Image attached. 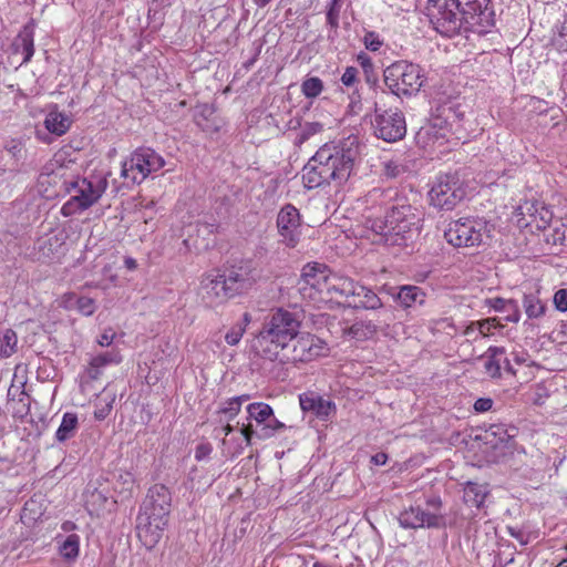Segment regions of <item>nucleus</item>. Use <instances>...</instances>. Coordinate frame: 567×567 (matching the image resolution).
<instances>
[{
  "instance_id": "64",
  "label": "nucleus",
  "mask_w": 567,
  "mask_h": 567,
  "mask_svg": "<svg viewBox=\"0 0 567 567\" xmlns=\"http://www.w3.org/2000/svg\"><path fill=\"white\" fill-rule=\"evenodd\" d=\"M388 461V455L383 452H379L371 457V462L374 465H384Z\"/></svg>"
},
{
  "instance_id": "22",
  "label": "nucleus",
  "mask_w": 567,
  "mask_h": 567,
  "mask_svg": "<svg viewBox=\"0 0 567 567\" xmlns=\"http://www.w3.org/2000/svg\"><path fill=\"white\" fill-rule=\"evenodd\" d=\"M324 282H326L324 292L328 296H330V298H333L337 296L351 298L352 295L355 292V286L358 284L349 277L340 276L332 271H331L328 280H326Z\"/></svg>"
},
{
  "instance_id": "61",
  "label": "nucleus",
  "mask_w": 567,
  "mask_h": 567,
  "mask_svg": "<svg viewBox=\"0 0 567 567\" xmlns=\"http://www.w3.org/2000/svg\"><path fill=\"white\" fill-rule=\"evenodd\" d=\"M508 533L512 537L517 539L520 545H526L528 543V537L522 530L516 529L514 527H508Z\"/></svg>"
},
{
  "instance_id": "57",
  "label": "nucleus",
  "mask_w": 567,
  "mask_h": 567,
  "mask_svg": "<svg viewBox=\"0 0 567 567\" xmlns=\"http://www.w3.org/2000/svg\"><path fill=\"white\" fill-rule=\"evenodd\" d=\"M487 432L494 436H498L499 441H504L507 435V431L503 424H491Z\"/></svg>"
},
{
  "instance_id": "12",
  "label": "nucleus",
  "mask_w": 567,
  "mask_h": 567,
  "mask_svg": "<svg viewBox=\"0 0 567 567\" xmlns=\"http://www.w3.org/2000/svg\"><path fill=\"white\" fill-rule=\"evenodd\" d=\"M372 127L378 138L388 143L398 142L406 134L405 116L399 109L382 110L375 105Z\"/></svg>"
},
{
  "instance_id": "3",
  "label": "nucleus",
  "mask_w": 567,
  "mask_h": 567,
  "mask_svg": "<svg viewBox=\"0 0 567 567\" xmlns=\"http://www.w3.org/2000/svg\"><path fill=\"white\" fill-rule=\"evenodd\" d=\"M370 229L378 235L379 243L386 246H408L422 228V213L408 203L406 198H398L386 210L383 219L369 220Z\"/></svg>"
},
{
  "instance_id": "32",
  "label": "nucleus",
  "mask_w": 567,
  "mask_h": 567,
  "mask_svg": "<svg viewBox=\"0 0 567 567\" xmlns=\"http://www.w3.org/2000/svg\"><path fill=\"white\" fill-rule=\"evenodd\" d=\"M340 11H341L340 0H331L328 4L327 11H326L327 24L330 28V31L328 33L329 40H334L338 37Z\"/></svg>"
},
{
  "instance_id": "28",
  "label": "nucleus",
  "mask_w": 567,
  "mask_h": 567,
  "mask_svg": "<svg viewBox=\"0 0 567 567\" xmlns=\"http://www.w3.org/2000/svg\"><path fill=\"white\" fill-rule=\"evenodd\" d=\"M487 303L495 311L503 312L507 310H512L511 315L505 316V320L508 322H518L520 319V311L516 300L513 299H503L501 297L492 298L487 300Z\"/></svg>"
},
{
  "instance_id": "46",
  "label": "nucleus",
  "mask_w": 567,
  "mask_h": 567,
  "mask_svg": "<svg viewBox=\"0 0 567 567\" xmlns=\"http://www.w3.org/2000/svg\"><path fill=\"white\" fill-rule=\"evenodd\" d=\"M363 43L367 50L372 52L379 51L382 47L383 42L380 40L379 35L375 32H367L363 38Z\"/></svg>"
},
{
  "instance_id": "58",
  "label": "nucleus",
  "mask_w": 567,
  "mask_h": 567,
  "mask_svg": "<svg viewBox=\"0 0 567 567\" xmlns=\"http://www.w3.org/2000/svg\"><path fill=\"white\" fill-rule=\"evenodd\" d=\"M107 497L100 491L97 489H94L89 498H87V503L89 504H99V505H104L106 502H107Z\"/></svg>"
},
{
  "instance_id": "31",
  "label": "nucleus",
  "mask_w": 567,
  "mask_h": 567,
  "mask_svg": "<svg viewBox=\"0 0 567 567\" xmlns=\"http://www.w3.org/2000/svg\"><path fill=\"white\" fill-rule=\"evenodd\" d=\"M377 331L378 328L372 321H358L348 328L347 333L358 341H364L373 338Z\"/></svg>"
},
{
  "instance_id": "60",
  "label": "nucleus",
  "mask_w": 567,
  "mask_h": 567,
  "mask_svg": "<svg viewBox=\"0 0 567 567\" xmlns=\"http://www.w3.org/2000/svg\"><path fill=\"white\" fill-rule=\"evenodd\" d=\"M548 396L546 389L542 385H537L535 389V398L533 399L534 404L542 405L545 399Z\"/></svg>"
},
{
  "instance_id": "48",
  "label": "nucleus",
  "mask_w": 567,
  "mask_h": 567,
  "mask_svg": "<svg viewBox=\"0 0 567 567\" xmlns=\"http://www.w3.org/2000/svg\"><path fill=\"white\" fill-rule=\"evenodd\" d=\"M554 45L559 51H567V20L564 21L559 33L554 38Z\"/></svg>"
},
{
  "instance_id": "41",
  "label": "nucleus",
  "mask_w": 567,
  "mask_h": 567,
  "mask_svg": "<svg viewBox=\"0 0 567 567\" xmlns=\"http://www.w3.org/2000/svg\"><path fill=\"white\" fill-rule=\"evenodd\" d=\"M323 130V125L319 122H307L301 127L300 134L298 135V142L305 143L311 136L320 133Z\"/></svg>"
},
{
  "instance_id": "59",
  "label": "nucleus",
  "mask_w": 567,
  "mask_h": 567,
  "mask_svg": "<svg viewBox=\"0 0 567 567\" xmlns=\"http://www.w3.org/2000/svg\"><path fill=\"white\" fill-rule=\"evenodd\" d=\"M240 433L244 436L246 445L247 446L251 445V440H252V436L255 434L252 425L250 423L243 424V426L240 429Z\"/></svg>"
},
{
  "instance_id": "4",
  "label": "nucleus",
  "mask_w": 567,
  "mask_h": 567,
  "mask_svg": "<svg viewBox=\"0 0 567 567\" xmlns=\"http://www.w3.org/2000/svg\"><path fill=\"white\" fill-rule=\"evenodd\" d=\"M300 328L301 320L298 313L284 308L272 310L254 339L252 348L264 359H277L281 349L293 341Z\"/></svg>"
},
{
  "instance_id": "19",
  "label": "nucleus",
  "mask_w": 567,
  "mask_h": 567,
  "mask_svg": "<svg viewBox=\"0 0 567 567\" xmlns=\"http://www.w3.org/2000/svg\"><path fill=\"white\" fill-rule=\"evenodd\" d=\"M299 402L302 411L311 412L322 421L329 420L336 413V404L332 401L326 400L312 391L300 394Z\"/></svg>"
},
{
  "instance_id": "37",
  "label": "nucleus",
  "mask_w": 567,
  "mask_h": 567,
  "mask_svg": "<svg viewBox=\"0 0 567 567\" xmlns=\"http://www.w3.org/2000/svg\"><path fill=\"white\" fill-rule=\"evenodd\" d=\"M59 551L64 559L74 560L80 551V537L76 534L69 535L59 546Z\"/></svg>"
},
{
  "instance_id": "25",
  "label": "nucleus",
  "mask_w": 567,
  "mask_h": 567,
  "mask_svg": "<svg viewBox=\"0 0 567 567\" xmlns=\"http://www.w3.org/2000/svg\"><path fill=\"white\" fill-rule=\"evenodd\" d=\"M122 361V357L118 351H107L104 353H100L93 357L90 361V367L87 369V375L92 380H96L101 375V369L112 364L120 363Z\"/></svg>"
},
{
  "instance_id": "50",
  "label": "nucleus",
  "mask_w": 567,
  "mask_h": 567,
  "mask_svg": "<svg viewBox=\"0 0 567 567\" xmlns=\"http://www.w3.org/2000/svg\"><path fill=\"white\" fill-rule=\"evenodd\" d=\"M358 79V69L354 66H348L346 68L342 76H341V83L344 86H353Z\"/></svg>"
},
{
  "instance_id": "13",
  "label": "nucleus",
  "mask_w": 567,
  "mask_h": 567,
  "mask_svg": "<svg viewBox=\"0 0 567 567\" xmlns=\"http://www.w3.org/2000/svg\"><path fill=\"white\" fill-rule=\"evenodd\" d=\"M445 107H442V113L432 116L427 123L420 127L415 134L416 144L422 148L434 147L435 145L442 146L447 141V135L451 131L449 116L445 115Z\"/></svg>"
},
{
  "instance_id": "40",
  "label": "nucleus",
  "mask_w": 567,
  "mask_h": 567,
  "mask_svg": "<svg viewBox=\"0 0 567 567\" xmlns=\"http://www.w3.org/2000/svg\"><path fill=\"white\" fill-rule=\"evenodd\" d=\"M323 91V82L317 76L307 78L301 83V92L307 99H316Z\"/></svg>"
},
{
  "instance_id": "33",
  "label": "nucleus",
  "mask_w": 567,
  "mask_h": 567,
  "mask_svg": "<svg viewBox=\"0 0 567 567\" xmlns=\"http://www.w3.org/2000/svg\"><path fill=\"white\" fill-rule=\"evenodd\" d=\"M523 306L529 319L539 318L546 311V305L535 293L524 295Z\"/></svg>"
},
{
  "instance_id": "35",
  "label": "nucleus",
  "mask_w": 567,
  "mask_h": 567,
  "mask_svg": "<svg viewBox=\"0 0 567 567\" xmlns=\"http://www.w3.org/2000/svg\"><path fill=\"white\" fill-rule=\"evenodd\" d=\"M357 61L362 68L367 84H369L371 87H374L379 82V76L375 71L372 59L365 52L361 51L357 55Z\"/></svg>"
},
{
  "instance_id": "51",
  "label": "nucleus",
  "mask_w": 567,
  "mask_h": 567,
  "mask_svg": "<svg viewBox=\"0 0 567 567\" xmlns=\"http://www.w3.org/2000/svg\"><path fill=\"white\" fill-rule=\"evenodd\" d=\"M37 505L35 501H28L23 506L22 518L28 517L29 519L35 520L41 515V512L35 508Z\"/></svg>"
},
{
  "instance_id": "8",
  "label": "nucleus",
  "mask_w": 567,
  "mask_h": 567,
  "mask_svg": "<svg viewBox=\"0 0 567 567\" xmlns=\"http://www.w3.org/2000/svg\"><path fill=\"white\" fill-rule=\"evenodd\" d=\"M328 352L327 343L315 334L300 331L293 338V341L281 349L277 359L272 362L279 364H289L298 362H310Z\"/></svg>"
},
{
  "instance_id": "20",
  "label": "nucleus",
  "mask_w": 567,
  "mask_h": 567,
  "mask_svg": "<svg viewBox=\"0 0 567 567\" xmlns=\"http://www.w3.org/2000/svg\"><path fill=\"white\" fill-rule=\"evenodd\" d=\"M195 124L205 133L214 134L219 132L224 125L223 118L216 114V110L210 104L198 105L194 113Z\"/></svg>"
},
{
  "instance_id": "21",
  "label": "nucleus",
  "mask_w": 567,
  "mask_h": 567,
  "mask_svg": "<svg viewBox=\"0 0 567 567\" xmlns=\"http://www.w3.org/2000/svg\"><path fill=\"white\" fill-rule=\"evenodd\" d=\"M330 274L331 270L324 264L312 262L303 266L301 278L306 285L316 289L320 293H324V281L328 280Z\"/></svg>"
},
{
  "instance_id": "44",
  "label": "nucleus",
  "mask_w": 567,
  "mask_h": 567,
  "mask_svg": "<svg viewBox=\"0 0 567 567\" xmlns=\"http://www.w3.org/2000/svg\"><path fill=\"white\" fill-rule=\"evenodd\" d=\"M286 429V425L274 417V415L267 421V423L264 425L262 431L264 433L259 435V437H269L275 435L277 432Z\"/></svg>"
},
{
  "instance_id": "47",
  "label": "nucleus",
  "mask_w": 567,
  "mask_h": 567,
  "mask_svg": "<svg viewBox=\"0 0 567 567\" xmlns=\"http://www.w3.org/2000/svg\"><path fill=\"white\" fill-rule=\"evenodd\" d=\"M4 148L16 161H20L23 157V145L18 140L9 141Z\"/></svg>"
},
{
  "instance_id": "16",
  "label": "nucleus",
  "mask_w": 567,
  "mask_h": 567,
  "mask_svg": "<svg viewBox=\"0 0 567 567\" xmlns=\"http://www.w3.org/2000/svg\"><path fill=\"white\" fill-rule=\"evenodd\" d=\"M301 218L299 210L291 204H286L278 213L277 228L280 241L287 247L295 248L300 240Z\"/></svg>"
},
{
  "instance_id": "1",
  "label": "nucleus",
  "mask_w": 567,
  "mask_h": 567,
  "mask_svg": "<svg viewBox=\"0 0 567 567\" xmlns=\"http://www.w3.org/2000/svg\"><path fill=\"white\" fill-rule=\"evenodd\" d=\"M360 159L357 136H349L339 143L324 144L302 168V179L307 188L312 189L331 182L344 184Z\"/></svg>"
},
{
  "instance_id": "63",
  "label": "nucleus",
  "mask_w": 567,
  "mask_h": 567,
  "mask_svg": "<svg viewBox=\"0 0 567 567\" xmlns=\"http://www.w3.org/2000/svg\"><path fill=\"white\" fill-rule=\"evenodd\" d=\"M217 225L216 224H210V223H203V224H198V233H203V234H214L216 230H217Z\"/></svg>"
},
{
  "instance_id": "6",
  "label": "nucleus",
  "mask_w": 567,
  "mask_h": 567,
  "mask_svg": "<svg viewBox=\"0 0 567 567\" xmlns=\"http://www.w3.org/2000/svg\"><path fill=\"white\" fill-rule=\"evenodd\" d=\"M424 81L425 75L422 68L406 60L395 61L383 71L385 86L399 97L416 95Z\"/></svg>"
},
{
  "instance_id": "30",
  "label": "nucleus",
  "mask_w": 567,
  "mask_h": 567,
  "mask_svg": "<svg viewBox=\"0 0 567 567\" xmlns=\"http://www.w3.org/2000/svg\"><path fill=\"white\" fill-rule=\"evenodd\" d=\"M487 489L477 483L468 482L464 488V502L471 506L480 508L485 501Z\"/></svg>"
},
{
  "instance_id": "62",
  "label": "nucleus",
  "mask_w": 567,
  "mask_h": 567,
  "mask_svg": "<svg viewBox=\"0 0 567 567\" xmlns=\"http://www.w3.org/2000/svg\"><path fill=\"white\" fill-rule=\"evenodd\" d=\"M115 337V333L112 330L105 331L97 340L99 344L102 347H109Z\"/></svg>"
},
{
  "instance_id": "2",
  "label": "nucleus",
  "mask_w": 567,
  "mask_h": 567,
  "mask_svg": "<svg viewBox=\"0 0 567 567\" xmlns=\"http://www.w3.org/2000/svg\"><path fill=\"white\" fill-rule=\"evenodd\" d=\"M488 4L489 0H427V10L437 32L451 38L461 29L483 34L494 27Z\"/></svg>"
},
{
  "instance_id": "56",
  "label": "nucleus",
  "mask_w": 567,
  "mask_h": 567,
  "mask_svg": "<svg viewBox=\"0 0 567 567\" xmlns=\"http://www.w3.org/2000/svg\"><path fill=\"white\" fill-rule=\"evenodd\" d=\"M425 504L427 506L426 512H435L441 513V508L443 506L442 499L440 496H431L427 497L425 501Z\"/></svg>"
},
{
  "instance_id": "17",
  "label": "nucleus",
  "mask_w": 567,
  "mask_h": 567,
  "mask_svg": "<svg viewBox=\"0 0 567 567\" xmlns=\"http://www.w3.org/2000/svg\"><path fill=\"white\" fill-rule=\"evenodd\" d=\"M199 295L207 307H216L233 298L221 275H207L200 281Z\"/></svg>"
},
{
  "instance_id": "18",
  "label": "nucleus",
  "mask_w": 567,
  "mask_h": 567,
  "mask_svg": "<svg viewBox=\"0 0 567 567\" xmlns=\"http://www.w3.org/2000/svg\"><path fill=\"white\" fill-rule=\"evenodd\" d=\"M221 277L231 297L246 292L255 282L252 269L248 264L225 269Z\"/></svg>"
},
{
  "instance_id": "38",
  "label": "nucleus",
  "mask_w": 567,
  "mask_h": 567,
  "mask_svg": "<svg viewBox=\"0 0 567 567\" xmlns=\"http://www.w3.org/2000/svg\"><path fill=\"white\" fill-rule=\"evenodd\" d=\"M18 337L12 329H7L0 334V357L9 358L17 351Z\"/></svg>"
},
{
  "instance_id": "34",
  "label": "nucleus",
  "mask_w": 567,
  "mask_h": 567,
  "mask_svg": "<svg viewBox=\"0 0 567 567\" xmlns=\"http://www.w3.org/2000/svg\"><path fill=\"white\" fill-rule=\"evenodd\" d=\"M486 353H487V358L484 363L485 372L491 378H499L501 377V362L497 359V357L505 353L504 348L489 347Z\"/></svg>"
},
{
  "instance_id": "42",
  "label": "nucleus",
  "mask_w": 567,
  "mask_h": 567,
  "mask_svg": "<svg viewBox=\"0 0 567 567\" xmlns=\"http://www.w3.org/2000/svg\"><path fill=\"white\" fill-rule=\"evenodd\" d=\"M240 409L241 408L239 406V402H237V399L231 398L227 400L221 408H219L217 414L225 415L226 420L230 421L238 415Z\"/></svg>"
},
{
  "instance_id": "27",
  "label": "nucleus",
  "mask_w": 567,
  "mask_h": 567,
  "mask_svg": "<svg viewBox=\"0 0 567 567\" xmlns=\"http://www.w3.org/2000/svg\"><path fill=\"white\" fill-rule=\"evenodd\" d=\"M426 293L417 286H402L396 295V299L404 308H410L415 303L423 305Z\"/></svg>"
},
{
  "instance_id": "24",
  "label": "nucleus",
  "mask_w": 567,
  "mask_h": 567,
  "mask_svg": "<svg viewBox=\"0 0 567 567\" xmlns=\"http://www.w3.org/2000/svg\"><path fill=\"white\" fill-rule=\"evenodd\" d=\"M33 35V29L25 25L13 42L14 51L23 54L21 64L30 62L34 54Z\"/></svg>"
},
{
  "instance_id": "29",
  "label": "nucleus",
  "mask_w": 567,
  "mask_h": 567,
  "mask_svg": "<svg viewBox=\"0 0 567 567\" xmlns=\"http://www.w3.org/2000/svg\"><path fill=\"white\" fill-rule=\"evenodd\" d=\"M71 121L69 117L59 112H51L47 115L44 121L45 128L58 136H61L70 128Z\"/></svg>"
},
{
  "instance_id": "14",
  "label": "nucleus",
  "mask_w": 567,
  "mask_h": 567,
  "mask_svg": "<svg viewBox=\"0 0 567 567\" xmlns=\"http://www.w3.org/2000/svg\"><path fill=\"white\" fill-rule=\"evenodd\" d=\"M517 225L522 228L535 225L538 230L546 229L553 220L551 209L539 200H525L515 209Z\"/></svg>"
},
{
  "instance_id": "39",
  "label": "nucleus",
  "mask_w": 567,
  "mask_h": 567,
  "mask_svg": "<svg viewBox=\"0 0 567 567\" xmlns=\"http://www.w3.org/2000/svg\"><path fill=\"white\" fill-rule=\"evenodd\" d=\"M114 401L115 395L107 394L106 392L99 396L95 403L94 417L99 421L106 419L113 409Z\"/></svg>"
},
{
  "instance_id": "36",
  "label": "nucleus",
  "mask_w": 567,
  "mask_h": 567,
  "mask_svg": "<svg viewBox=\"0 0 567 567\" xmlns=\"http://www.w3.org/2000/svg\"><path fill=\"white\" fill-rule=\"evenodd\" d=\"M247 412L250 420H255L258 424H266L272 416V408L264 402H255L247 406Z\"/></svg>"
},
{
  "instance_id": "5",
  "label": "nucleus",
  "mask_w": 567,
  "mask_h": 567,
  "mask_svg": "<svg viewBox=\"0 0 567 567\" xmlns=\"http://www.w3.org/2000/svg\"><path fill=\"white\" fill-rule=\"evenodd\" d=\"M171 502V492L165 485L155 484L148 489L136 518L140 538H145L151 545L158 543L168 522Z\"/></svg>"
},
{
  "instance_id": "55",
  "label": "nucleus",
  "mask_w": 567,
  "mask_h": 567,
  "mask_svg": "<svg viewBox=\"0 0 567 567\" xmlns=\"http://www.w3.org/2000/svg\"><path fill=\"white\" fill-rule=\"evenodd\" d=\"M493 403L491 398H480L474 403V410L480 413L487 412L493 408Z\"/></svg>"
},
{
  "instance_id": "11",
  "label": "nucleus",
  "mask_w": 567,
  "mask_h": 567,
  "mask_svg": "<svg viewBox=\"0 0 567 567\" xmlns=\"http://www.w3.org/2000/svg\"><path fill=\"white\" fill-rule=\"evenodd\" d=\"M106 185L105 179H99L96 184L86 178H78L71 182L69 190L73 189L74 194L62 206V214L70 216L87 209L100 199L106 189Z\"/></svg>"
},
{
  "instance_id": "26",
  "label": "nucleus",
  "mask_w": 567,
  "mask_h": 567,
  "mask_svg": "<svg viewBox=\"0 0 567 567\" xmlns=\"http://www.w3.org/2000/svg\"><path fill=\"white\" fill-rule=\"evenodd\" d=\"M79 429V419L76 413L65 412L62 416L60 426L55 432V440L64 443L75 436Z\"/></svg>"
},
{
  "instance_id": "49",
  "label": "nucleus",
  "mask_w": 567,
  "mask_h": 567,
  "mask_svg": "<svg viewBox=\"0 0 567 567\" xmlns=\"http://www.w3.org/2000/svg\"><path fill=\"white\" fill-rule=\"evenodd\" d=\"M76 303L79 311L85 316L92 315L95 310L94 301L89 297H80Z\"/></svg>"
},
{
  "instance_id": "54",
  "label": "nucleus",
  "mask_w": 567,
  "mask_h": 567,
  "mask_svg": "<svg viewBox=\"0 0 567 567\" xmlns=\"http://www.w3.org/2000/svg\"><path fill=\"white\" fill-rule=\"evenodd\" d=\"M496 318H488L482 321H477L476 326L482 336H488L492 328L495 327Z\"/></svg>"
},
{
  "instance_id": "10",
  "label": "nucleus",
  "mask_w": 567,
  "mask_h": 567,
  "mask_svg": "<svg viewBox=\"0 0 567 567\" xmlns=\"http://www.w3.org/2000/svg\"><path fill=\"white\" fill-rule=\"evenodd\" d=\"M465 196L464 181L457 173L440 175L429 192L431 205L441 210H452Z\"/></svg>"
},
{
  "instance_id": "53",
  "label": "nucleus",
  "mask_w": 567,
  "mask_h": 567,
  "mask_svg": "<svg viewBox=\"0 0 567 567\" xmlns=\"http://www.w3.org/2000/svg\"><path fill=\"white\" fill-rule=\"evenodd\" d=\"M213 452V446L208 442L199 443L195 450V458L197 461H203L209 457Z\"/></svg>"
},
{
  "instance_id": "52",
  "label": "nucleus",
  "mask_w": 567,
  "mask_h": 567,
  "mask_svg": "<svg viewBox=\"0 0 567 567\" xmlns=\"http://www.w3.org/2000/svg\"><path fill=\"white\" fill-rule=\"evenodd\" d=\"M554 305L558 311H567V289H559L554 295Z\"/></svg>"
},
{
  "instance_id": "23",
  "label": "nucleus",
  "mask_w": 567,
  "mask_h": 567,
  "mask_svg": "<svg viewBox=\"0 0 567 567\" xmlns=\"http://www.w3.org/2000/svg\"><path fill=\"white\" fill-rule=\"evenodd\" d=\"M350 307L354 309L375 310L382 307L379 296L370 288L357 284L355 292L352 295Z\"/></svg>"
},
{
  "instance_id": "45",
  "label": "nucleus",
  "mask_w": 567,
  "mask_h": 567,
  "mask_svg": "<svg viewBox=\"0 0 567 567\" xmlns=\"http://www.w3.org/2000/svg\"><path fill=\"white\" fill-rule=\"evenodd\" d=\"M244 332H245V323H236L226 333L225 340L229 346H236L243 338Z\"/></svg>"
},
{
  "instance_id": "15",
  "label": "nucleus",
  "mask_w": 567,
  "mask_h": 567,
  "mask_svg": "<svg viewBox=\"0 0 567 567\" xmlns=\"http://www.w3.org/2000/svg\"><path fill=\"white\" fill-rule=\"evenodd\" d=\"M400 526L403 528H444L446 516L442 513L426 512L421 506H410L399 515Z\"/></svg>"
},
{
  "instance_id": "43",
  "label": "nucleus",
  "mask_w": 567,
  "mask_h": 567,
  "mask_svg": "<svg viewBox=\"0 0 567 567\" xmlns=\"http://www.w3.org/2000/svg\"><path fill=\"white\" fill-rule=\"evenodd\" d=\"M547 243L553 245H567V226L560 224L553 229V233L547 236Z\"/></svg>"
},
{
  "instance_id": "7",
  "label": "nucleus",
  "mask_w": 567,
  "mask_h": 567,
  "mask_svg": "<svg viewBox=\"0 0 567 567\" xmlns=\"http://www.w3.org/2000/svg\"><path fill=\"white\" fill-rule=\"evenodd\" d=\"M492 226L478 217H463L450 221L444 237L454 247H478L491 239Z\"/></svg>"
},
{
  "instance_id": "9",
  "label": "nucleus",
  "mask_w": 567,
  "mask_h": 567,
  "mask_svg": "<svg viewBox=\"0 0 567 567\" xmlns=\"http://www.w3.org/2000/svg\"><path fill=\"white\" fill-rule=\"evenodd\" d=\"M165 165V159L151 147H138L124 161L121 176L130 179L133 185H138L145 178Z\"/></svg>"
}]
</instances>
